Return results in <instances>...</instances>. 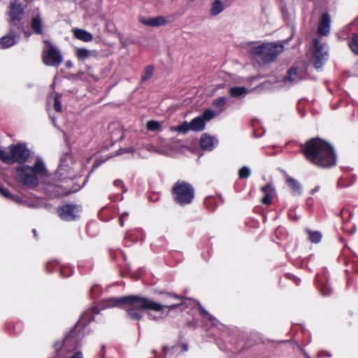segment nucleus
Instances as JSON below:
<instances>
[{"label":"nucleus","mask_w":358,"mask_h":358,"mask_svg":"<svg viewBox=\"0 0 358 358\" xmlns=\"http://www.w3.org/2000/svg\"><path fill=\"white\" fill-rule=\"evenodd\" d=\"M103 308L122 307L127 317L134 320H140L143 317L141 310H145L163 314L164 307L162 304L148 298L138 295H130L119 298H110L104 300Z\"/></svg>","instance_id":"1"},{"label":"nucleus","mask_w":358,"mask_h":358,"mask_svg":"<svg viewBox=\"0 0 358 358\" xmlns=\"http://www.w3.org/2000/svg\"><path fill=\"white\" fill-rule=\"evenodd\" d=\"M306 159L320 167H330L336 164V157L333 148L324 140L315 138L301 146Z\"/></svg>","instance_id":"2"},{"label":"nucleus","mask_w":358,"mask_h":358,"mask_svg":"<svg viewBox=\"0 0 358 358\" xmlns=\"http://www.w3.org/2000/svg\"><path fill=\"white\" fill-rule=\"evenodd\" d=\"M48 176V170L41 159L36 161L34 166L22 165L15 169L17 181L30 188L38 186Z\"/></svg>","instance_id":"3"},{"label":"nucleus","mask_w":358,"mask_h":358,"mask_svg":"<svg viewBox=\"0 0 358 358\" xmlns=\"http://www.w3.org/2000/svg\"><path fill=\"white\" fill-rule=\"evenodd\" d=\"M245 48L251 55L259 57L266 62L275 59L284 50L282 45L276 43L259 44L257 42H250Z\"/></svg>","instance_id":"4"},{"label":"nucleus","mask_w":358,"mask_h":358,"mask_svg":"<svg viewBox=\"0 0 358 358\" xmlns=\"http://www.w3.org/2000/svg\"><path fill=\"white\" fill-rule=\"evenodd\" d=\"M172 194L174 201L180 205L190 203L194 196L192 186L184 181H178L172 187Z\"/></svg>","instance_id":"5"},{"label":"nucleus","mask_w":358,"mask_h":358,"mask_svg":"<svg viewBox=\"0 0 358 358\" xmlns=\"http://www.w3.org/2000/svg\"><path fill=\"white\" fill-rule=\"evenodd\" d=\"M42 60L47 66H58L63 61L59 50L50 42L45 41L42 54Z\"/></svg>","instance_id":"6"},{"label":"nucleus","mask_w":358,"mask_h":358,"mask_svg":"<svg viewBox=\"0 0 358 358\" xmlns=\"http://www.w3.org/2000/svg\"><path fill=\"white\" fill-rule=\"evenodd\" d=\"M73 163V158L70 154L64 155L61 159L60 164L55 173L58 180H65L74 177L71 165Z\"/></svg>","instance_id":"7"},{"label":"nucleus","mask_w":358,"mask_h":358,"mask_svg":"<svg viewBox=\"0 0 358 358\" xmlns=\"http://www.w3.org/2000/svg\"><path fill=\"white\" fill-rule=\"evenodd\" d=\"M315 51L313 57L315 69H320L328 59L329 54L325 44L321 43L318 38L314 40Z\"/></svg>","instance_id":"8"},{"label":"nucleus","mask_w":358,"mask_h":358,"mask_svg":"<svg viewBox=\"0 0 358 358\" xmlns=\"http://www.w3.org/2000/svg\"><path fill=\"white\" fill-rule=\"evenodd\" d=\"M13 164H23L30 157V150L24 143H18L10 147Z\"/></svg>","instance_id":"9"},{"label":"nucleus","mask_w":358,"mask_h":358,"mask_svg":"<svg viewBox=\"0 0 358 358\" xmlns=\"http://www.w3.org/2000/svg\"><path fill=\"white\" fill-rule=\"evenodd\" d=\"M215 115L213 110H206L201 115L194 118L190 122L191 130L194 131H202L205 127L206 122L213 119Z\"/></svg>","instance_id":"10"},{"label":"nucleus","mask_w":358,"mask_h":358,"mask_svg":"<svg viewBox=\"0 0 358 358\" xmlns=\"http://www.w3.org/2000/svg\"><path fill=\"white\" fill-rule=\"evenodd\" d=\"M24 15V10L20 3H17L16 1L10 4L9 15H10V27H17L20 29V22Z\"/></svg>","instance_id":"11"},{"label":"nucleus","mask_w":358,"mask_h":358,"mask_svg":"<svg viewBox=\"0 0 358 358\" xmlns=\"http://www.w3.org/2000/svg\"><path fill=\"white\" fill-rule=\"evenodd\" d=\"M80 211V209L78 206L66 205L61 207L58 213L61 219L71 221L79 216Z\"/></svg>","instance_id":"12"},{"label":"nucleus","mask_w":358,"mask_h":358,"mask_svg":"<svg viewBox=\"0 0 358 358\" xmlns=\"http://www.w3.org/2000/svg\"><path fill=\"white\" fill-rule=\"evenodd\" d=\"M305 76L306 73L304 70L292 67L288 70L287 74L284 78L283 80L285 83H293L303 79Z\"/></svg>","instance_id":"13"},{"label":"nucleus","mask_w":358,"mask_h":358,"mask_svg":"<svg viewBox=\"0 0 358 358\" xmlns=\"http://www.w3.org/2000/svg\"><path fill=\"white\" fill-rule=\"evenodd\" d=\"M13 28L11 27L10 31L6 36L0 38V48L6 49L12 47L19 41V36L13 32Z\"/></svg>","instance_id":"14"},{"label":"nucleus","mask_w":358,"mask_h":358,"mask_svg":"<svg viewBox=\"0 0 358 358\" xmlns=\"http://www.w3.org/2000/svg\"><path fill=\"white\" fill-rule=\"evenodd\" d=\"M100 308L97 307H93L91 309L87 310L85 311L81 315L80 320H78L76 327H85L86 326L91 320L94 319V315L99 313Z\"/></svg>","instance_id":"15"},{"label":"nucleus","mask_w":358,"mask_h":358,"mask_svg":"<svg viewBox=\"0 0 358 358\" xmlns=\"http://www.w3.org/2000/svg\"><path fill=\"white\" fill-rule=\"evenodd\" d=\"M72 342L71 335L67 336L62 343L59 342L55 344V348L58 355L64 356L67 351H71L75 349V346L70 348V344Z\"/></svg>","instance_id":"16"},{"label":"nucleus","mask_w":358,"mask_h":358,"mask_svg":"<svg viewBox=\"0 0 358 358\" xmlns=\"http://www.w3.org/2000/svg\"><path fill=\"white\" fill-rule=\"evenodd\" d=\"M139 22L144 25L149 27H161L166 24L167 20L163 16H157L155 17L145 18L143 17H139Z\"/></svg>","instance_id":"17"},{"label":"nucleus","mask_w":358,"mask_h":358,"mask_svg":"<svg viewBox=\"0 0 358 358\" xmlns=\"http://www.w3.org/2000/svg\"><path fill=\"white\" fill-rule=\"evenodd\" d=\"M331 19L328 13H324L322 16L317 32L320 35L327 36L330 31Z\"/></svg>","instance_id":"18"},{"label":"nucleus","mask_w":358,"mask_h":358,"mask_svg":"<svg viewBox=\"0 0 358 358\" xmlns=\"http://www.w3.org/2000/svg\"><path fill=\"white\" fill-rule=\"evenodd\" d=\"M217 141L213 136L202 134L200 139V145L203 150H212L217 145Z\"/></svg>","instance_id":"19"},{"label":"nucleus","mask_w":358,"mask_h":358,"mask_svg":"<svg viewBox=\"0 0 358 358\" xmlns=\"http://www.w3.org/2000/svg\"><path fill=\"white\" fill-rule=\"evenodd\" d=\"M111 139L114 142L119 141L124 138V131L118 123H113L109 126Z\"/></svg>","instance_id":"20"},{"label":"nucleus","mask_w":358,"mask_h":358,"mask_svg":"<svg viewBox=\"0 0 358 358\" xmlns=\"http://www.w3.org/2000/svg\"><path fill=\"white\" fill-rule=\"evenodd\" d=\"M262 191L264 194L262 200V203L266 205L271 203L272 199L275 195V191L273 187L271 184H268L262 187Z\"/></svg>","instance_id":"21"},{"label":"nucleus","mask_w":358,"mask_h":358,"mask_svg":"<svg viewBox=\"0 0 358 358\" xmlns=\"http://www.w3.org/2000/svg\"><path fill=\"white\" fill-rule=\"evenodd\" d=\"M316 280L322 295L329 296L332 292V288L327 279H322L317 276Z\"/></svg>","instance_id":"22"},{"label":"nucleus","mask_w":358,"mask_h":358,"mask_svg":"<svg viewBox=\"0 0 358 358\" xmlns=\"http://www.w3.org/2000/svg\"><path fill=\"white\" fill-rule=\"evenodd\" d=\"M286 182L289 187L292 189L293 194H300L301 192V187L300 183L293 178L292 177L286 175Z\"/></svg>","instance_id":"23"},{"label":"nucleus","mask_w":358,"mask_h":358,"mask_svg":"<svg viewBox=\"0 0 358 358\" xmlns=\"http://www.w3.org/2000/svg\"><path fill=\"white\" fill-rule=\"evenodd\" d=\"M73 33L76 38L82 41L90 42L93 40L92 35L90 32L84 29H75L73 30Z\"/></svg>","instance_id":"24"},{"label":"nucleus","mask_w":358,"mask_h":358,"mask_svg":"<svg viewBox=\"0 0 358 358\" xmlns=\"http://www.w3.org/2000/svg\"><path fill=\"white\" fill-rule=\"evenodd\" d=\"M76 57L81 61H84L94 55V51L90 50L87 48H77L75 50Z\"/></svg>","instance_id":"25"},{"label":"nucleus","mask_w":358,"mask_h":358,"mask_svg":"<svg viewBox=\"0 0 358 358\" xmlns=\"http://www.w3.org/2000/svg\"><path fill=\"white\" fill-rule=\"evenodd\" d=\"M164 307V313L159 316L155 315L154 313L149 312L148 313V318L152 320H158L163 317V315H167L170 310H175L179 307L180 304H171L169 306L162 305Z\"/></svg>","instance_id":"26"},{"label":"nucleus","mask_w":358,"mask_h":358,"mask_svg":"<svg viewBox=\"0 0 358 358\" xmlns=\"http://www.w3.org/2000/svg\"><path fill=\"white\" fill-rule=\"evenodd\" d=\"M248 93V90L244 87H234L229 90V94L231 97L241 98L245 96Z\"/></svg>","instance_id":"27"},{"label":"nucleus","mask_w":358,"mask_h":358,"mask_svg":"<svg viewBox=\"0 0 358 358\" xmlns=\"http://www.w3.org/2000/svg\"><path fill=\"white\" fill-rule=\"evenodd\" d=\"M227 99L226 97L222 96L215 99L213 106L217 109V113H222L227 108Z\"/></svg>","instance_id":"28"},{"label":"nucleus","mask_w":358,"mask_h":358,"mask_svg":"<svg viewBox=\"0 0 358 358\" xmlns=\"http://www.w3.org/2000/svg\"><path fill=\"white\" fill-rule=\"evenodd\" d=\"M224 10V5L220 0H215L211 5L210 13L213 16H216L222 12Z\"/></svg>","instance_id":"29"},{"label":"nucleus","mask_w":358,"mask_h":358,"mask_svg":"<svg viewBox=\"0 0 358 358\" xmlns=\"http://www.w3.org/2000/svg\"><path fill=\"white\" fill-rule=\"evenodd\" d=\"M199 308L200 312H201V313L203 317H204L206 319H207L208 321H210L212 323V325L217 326L219 322H218V320L215 317H214L212 315H210L199 303Z\"/></svg>","instance_id":"30"},{"label":"nucleus","mask_w":358,"mask_h":358,"mask_svg":"<svg viewBox=\"0 0 358 358\" xmlns=\"http://www.w3.org/2000/svg\"><path fill=\"white\" fill-rule=\"evenodd\" d=\"M171 131H177L182 134H185L189 130H191L190 122H187V121L183 122L180 125L177 127H171Z\"/></svg>","instance_id":"31"},{"label":"nucleus","mask_w":358,"mask_h":358,"mask_svg":"<svg viewBox=\"0 0 358 358\" xmlns=\"http://www.w3.org/2000/svg\"><path fill=\"white\" fill-rule=\"evenodd\" d=\"M31 29L36 34H42V20L40 17H35L32 20Z\"/></svg>","instance_id":"32"},{"label":"nucleus","mask_w":358,"mask_h":358,"mask_svg":"<svg viewBox=\"0 0 358 358\" xmlns=\"http://www.w3.org/2000/svg\"><path fill=\"white\" fill-rule=\"evenodd\" d=\"M0 159L8 164H13L11 152L0 150Z\"/></svg>","instance_id":"33"},{"label":"nucleus","mask_w":358,"mask_h":358,"mask_svg":"<svg viewBox=\"0 0 358 358\" xmlns=\"http://www.w3.org/2000/svg\"><path fill=\"white\" fill-rule=\"evenodd\" d=\"M308 238L309 240L314 243H318L322 238V235L318 231H311L308 230Z\"/></svg>","instance_id":"34"},{"label":"nucleus","mask_w":358,"mask_h":358,"mask_svg":"<svg viewBox=\"0 0 358 358\" xmlns=\"http://www.w3.org/2000/svg\"><path fill=\"white\" fill-rule=\"evenodd\" d=\"M352 51L358 55V35L355 34L348 42Z\"/></svg>","instance_id":"35"},{"label":"nucleus","mask_w":358,"mask_h":358,"mask_svg":"<svg viewBox=\"0 0 358 358\" xmlns=\"http://www.w3.org/2000/svg\"><path fill=\"white\" fill-rule=\"evenodd\" d=\"M161 128V124L159 122L150 120L147 123V129L150 131H159Z\"/></svg>","instance_id":"36"},{"label":"nucleus","mask_w":358,"mask_h":358,"mask_svg":"<svg viewBox=\"0 0 358 358\" xmlns=\"http://www.w3.org/2000/svg\"><path fill=\"white\" fill-rule=\"evenodd\" d=\"M154 72V68L151 66H148L145 68L144 74L142 76L141 80L145 81L150 79Z\"/></svg>","instance_id":"37"},{"label":"nucleus","mask_w":358,"mask_h":358,"mask_svg":"<svg viewBox=\"0 0 358 358\" xmlns=\"http://www.w3.org/2000/svg\"><path fill=\"white\" fill-rule=\"evenodd\" d=\"M251 174L250 169L248 166L242 167L238 171V176L240 178H247Z\"/></svg>","instance_id":"38"},{"label":"nucleus","mask_w":358,"mask_h":358,"mask_svg":"<svg viewBox=\"0 0 358 358\" xmlns=\"http://www.w3.org/2000/svg\"><path fill=\"white\" fill-rule=\"evenodd\" d=\"M61 95L57 94H56L55 97V101H54V109L57 112H60L62 110V104H61Z\"/></svg>","instance_id":"39"},{"label":"nucleus","mask_w":358,"mask_h":358,"mask_svg":"<svg viewBox=\"0 0 358 358\" xmlns=\"http://www.w3.org/2000/svg\"><path fill=\"white\" fill-rule=\"evenodd\" d=\"M73 272V270L71 268V267H69V266H65V267H62L60 266V273H61V275L64 277H68L69 275H71Z\"/></svg>","instance_id":"40"},{"label":"nucleus","mask_w":358,"mask_h":358,"mask_svg":"<svg viewBox=\"0 0 358 358\" xmlns=\"http://www.w3.org/2000/svg\"><path fill=\"white\" fill-rule=\"evenodd\" d=\"M0 193L3 196H4L6 198L9 199H10L11 196H13V194H10L8 189H4V188L1 187V186H0Z\"/></svg>","instance_id":"41"},{"label":"nucleus","mask_w":358,"mask_h":358,"mask_svg":"<svg viewBox=\"0 0 358 358\" xmlns=\"http://www.w3.org/2000/svg\"><path fill=\"white\" fill-rule=\"evenodd\" d=\"M10 200H12L17 203L22 204V205H24L26 201L23 200L20 196H19L17 195H13V194L11 196Z\"/></svg>","instance_id":"42"},{"label":"nucleus","mask_w":358,"mask_h":358,"mask_svg":"<svg viewBox=\"0 0 358 358\" xmlns=\"http://www.w3.org/2000/svg\"><path fill=\"white\" fill-rule=\"evenodd\" d=\"M25 206L29 207V208H38L39 207V203L36 202H29L27 201H25L24 204Z\"/></svg>","instance_id":"43"},{"label":"nucleus","mask_w":358,"mask_h":358,"mask_svg":"<svg viewBox=\"0 0 358 358\" xmlns=\"http://www.w3.org/2000/svg\"><path fill=\"white\" fill-rule=\"evenodd\" d=\"M129 215V213L124 212L122 213L120 218V223L121 226H124V219Z\"/></svg>","instance_id":"44"},{"label":"nucleus","mask_w":358,"mask_h":358,"mask_svg":"<svg viewBox=\"0 0 358 358\" xmlns=\"http://www.w3.org/2000/svg\"><path fill=\"white\" fill-rule=\"evenodd\" d=\"M114 185L117 187H121L122 185V182L119 180H115Z\"/></svg>","instance_id":"45"},{"label":"nucleus","mask_w":358,"mask_h":358,"mask_svg":"<svg viewBox=\"0 0 358 358\" xmlns=\"http://www.w3.org/2000/svg\"><path fill=\"white\" fill-rule=\"evenodd\" d=\"M320 189V187L319 186H317L315 187V188H313L311 191H310V194H315V192H318Z\"/></svg>","instance_id":"46"},{"label":"nucleus","mask_w":358,"mask_h":358,"mask_svg":"<svg viewBox=\"0 0 358 358\" xmlns=\"http://www.w3.org/2000/svg\"><path fill=\"white\" fill-rule=\"evenodd\" d=\"M170 296L174 298V299H180L181 298L176 294H171V293H169L168 294Z\"/></svg>","instance_id":"47"},{"label":"nucleus","mask_w":358,"mask_h":358,"mask_svg":"<svg viewBox=\"0 0 358 358\" xmlns=\"http://www.w3.org/2000/svg\"><path fill=\"white\" fill-rule=\"evenodd\" d=\"M66 66L67 67H71L72 66V63L71 62H67L66 64Z\"/></svg>","instance_id":"48"},{"label":"nucleus","mask_w":358,"mask_h":358,"mask_svg":"<svg viewBox=\"0 0 358 358\" xmlns=\"http://www.w3.org/2000/svg\"><path fill=\"white\" fill-rule=\"evenodd\" d=\"M303 354H304V355H305L306 358H311V357L308 355V354H307L306 352H303Z\"/></svg>","instance_id":"49"},{"label":"nucleus","mask_w":358,"mask_h":358,"mask_svg":"<svg viewBox=\"0 0 358 358\" xmlns=\"http://www.w3.org/2000/svg\"><path fill=\"white\" fill-rule=\"evenodd\" d=\"M32 232H33L34 236L36 237V229H33Z\"/></svg>","instance_id":"50"},{"label":"nucleus","mask_w":358,"mask_h":358,"mask_svg":"<svg viewBox=\"0 0 358 358\" xmlns=\"http://www.w3.org/2000/svg\"><path fill=\"white\" fill-rule=\"evenodd\" d=\"M52 265L51 263H49L48 265H47V269L48 270H50V266Z\"/></svg>","instance_id":"51"},{"label":"nucleus","mask_w":358,"mask_h":358,"mask_svg":"<svg viewBox=\"0 0 358 358\" xmlns=\"http://www.w3.org/2000/svg\"><path fill=\"white\" fill-rule=\"evenodd\" d=\"M95 289H96V287H92V288L91 289V292H94Z\"/></svg>","instance_id":"52"},{"label":"nucleus","mask_w":358,"mask_h":358,"mask_svg":"<svg viewBox=\"0 0 358 358\" xmlns=\"http://www.w3.org/2000/svg\"><path fill=\"white\" fill-rule=\"evenodd\" d=\"M52 120L53 123H55V118H54V117H52Z\"/></svg>","instance_id":"53"},{"label":"nucleus","mask_w":358,"mask_h":358,"mask_svg":"<svg viewBox=\"0 0 358 358\" xmlns=\"http://www.w3.org/2000/svg\"><path fill=\"white\" fill-rule=\"evenodd\" d=\"M124 151H125V152H129V151L130 152V151H131V150H125Z\"/></svg>","instance_id":"54"}]
</instances>
